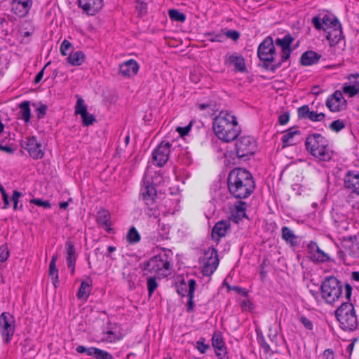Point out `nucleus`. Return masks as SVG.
<instances>
[{
  "instance_id": "nucleus-54",
  "label": "nucleus",
  "mask_w": 359,
  "mask_h": 359,
  "mask_svg": "<svg viewBox=\"0 0 359 359\" xmlns=\"http://www.w3.org/2000/svg\"><path fill=\"white\" fill-rule=\"evenodd\" d=\"M348 79L351 86H354L359 90V74H350Z\"/></svg>"
},
{
  "instance_id": "nucleus-11",
  "label": "nucleus",
  "mask_w": 359,
  "mask_h": 359,
  "mask_svg": "<svg viewBox=\"0 0 359 359\" xmlns=\"http://www.w3.org/2000/svg\"><path fill=\"white\" fill-rule=\"evenodd\" d=\"M255 144L253 140L249 136H243L237 140L236 142V152L239 158H243L255 152Z\"/></svg>"
},
{
  "instance_id": "nucleus-27",
  "label": "nucleus",
  "mask_w": 359,
  "mask_h": 359,
  "mask_svg": "<svg viewBox=\"0 0 359 359\" xmlns=\"http://www.w3.org/2000/svg\"><path fill=\"white\" fill-rule=\"evenodd\" d=\"M67 247V262L69 268L72 269V273L73 274L75 270V263H76V257H75V249L74 244L72 241H67L66 242Z\"/></svg>"
},
{
  "instance_id": "nucleus-55",
  "label": "nucleus",
  "mask_w": 359,
  "mask_h": 359,
  "mask_svg": "<svg viewBox=\"0 0 359 359\" xmlns=\"http://www.w3.org/2000/svg\"><path fill=\"white\" fill-rule=\"evenodd\" d=\"M312 24L314 27L318 30L323 29L326 31V28L324 27V25L322 22V19L318 16H315L312 18Z\"/></svg>"
},
{
  "instance_id": "nucleus-43",
  "label": "nucleus",
  "mask_w": 359,
  "mask_h": 359,
  "mask_svg": "<svg viewBox=\"0 0 359 359\" xmlns=\"http://www.w3.org/2000/svg\"><path fill=\"white\" fill-rule=\"evenodd\" d=\"M147 290H148L149 295L151 296L152 294L154 293V292L156 290V289L158 287V283L156 282V278L155 277H149L147 279Z\"/></svg>"
},
{
  "instance_id": "nucleus-24",
  "label": "nucleus",
  "mask_w": 359,
  "mask_h": 359,
  "mask_svg": "<svg viewBox=\"0 0 359 359\" xmlns=\"http://www.w3.org/2000/svg\"><path fill=\"white\" fill-rule=\"evenodd\" d=\"M321 55L313 50H307L304 52L301 56V64L303 66H310L316 62L320 59Z\"/></svg>"
},
{
  "instance_id": "nucleus-35",
  "label": "nucleus",
  "mask_w": 359,
  "mask_h": 359,
  "mask_svg": "<svg viewBox=\"0 0 359 359\" xmlns=\"http://www.w3.org/2000/svg\"><path fill=\"white\" fill-rule=\"evenodd\" d=\"M90 293V284L86 281H82L77 292L76 296L78 299H86Z\"/></svg>"
},
{
  "instance_id": "nucleus-61",
  "label": "nucleus",
  "mask_w": 359,
  "mask_h": 359,
  "mask_svg": "<svg viewBox=\"0 0 359 359\" xmlns=\"http://www.w3.org/2000/svg\"><path fill=\"white\" fill-rule=\"evenodd\" d=\"M177 292L182 297H184L186 292H188L187 284L184 281L180 283V285L177 287Z\"/></svg>"
},
{
  "instance_id": "nucleus-2",
  "label": "nucleus",
  "mask_w": 359,
  "mask_h": 359,
  "mask_svg": "<svg viewBox=\"0 0 359 359\" xmlns=\"http://www.w3.org/2000/svg\"><path fill=\"white\" fill-rule=\"evenodd\" d=\"M212 128L216 136L225 142L236 140L241 131L236 116L227 111H221L214 118Z\"/></svg>"
},
{
  "instance_id": "nucleus-30",
  "label": "nucleus",
  "mask_w": 359,
  "mask_h": 359,
  "mask_svg": "<svg viewBox=\"0 0 359 359\" xmlns=\"http://www.w3.org/2000/svg\"><path fill=\"white\" fill-rule=\"evenodd\" d=\"M57 259V255H54L49 264V276L51 277L53 284L55 287H57V283L59 282L58 279V271L56 268V262Z\"/></svg>"
},
{
  "instance_id": "nucleus-46",
  "label": "nucleus",
  "mask_w": 359,
  "mask_h": 359,
  "mask_svg": "<svg viewBox=\"0 0 359 359\" xmlns=\"http://www.w3.org/2000/svg\"><path fill=\"white\" fill-rule=\"evenodd\" d=\"M82 124L83 126H92L96 122V118L93 114L86 113V115L81 117Z\"/></svg>"
},
{
  "instance_id": "nucleus-53",
  "label": "nucleus",
  "mask_w": 359,
  "mask_h": 359,
  "mask_svg": "<svg viewBox=\"0 0 359 359\" xmlns=\"http://www.w3.org/2000/svg\"><path fill=\"white\" fill-rule=\"evenodd\" d=\"M30 203L36 205L43 207L44 208H50L51 205L49 201H43L41 198H33L30 200Z\"/></svg>"
},
{
  "instance_id": "nucleus-8",
  "label": "nucleus",
  "mask_w": 359,
  "mask_h": 359,
  "mask_svg": "<svg viewBox=\"0 0 359 359\" xmlns=\"http://www.w3.org/2000/svg\"><path fill=\"white\" fill-rule=\"evenodd\" d=\"M276 48L271 36H267L258 46L257 56L264 64H273L275 61Z\"/></svg>"
},
{
  "instance_id": "nucleus-15",
  "label": "nucleus",
  "mask_w": 359,
  "mask_h": 359,
  "mask_svg": "<svg viewBox=\"0 0 359 359\" xmlns=\"http://www.w3.org/2000/svg\"><path fill=\"white\" fill-rule=\"evenodd\" d=\"M346 104V100L344 98L342 93L339 90L335 91L330 95L326 100V106L333 112L339 111L341 109V105Z\"/></svg>"
},
{
  "instance_id": "nucleus-63",
  "label": "nucleus",
  "mask_w": 359,
  "mask_h": 359,
  "mask_svg": "<svg viewBox=\"0 0 359 359\" xmlns=\"http://www.w3.org/2000/svg\"><path fill=\"white\" fill-rule=\"evenodd\" d=\"M191 128V124L185 126V127H179L177 129V131L180 134L181 136L187 135Z\"/></svg>"
},
{
  "instance_id": "nucleus-49",
  "label": "nucleus",
  "mask_w": 359,
  "mask_h": 359,
  "mask_svg": "<svg viewBox=\"0 0 359 359\" xmlns=\"http://www.w3.org/2000/svg\"><path fill=\"white\" fill-rule=\"evenodd\" d=\"M342 90L344 93L348 94L350 97H353L359 93L358 89L355 88L354 86L346 84H344Z\"/></svg>"
},
{
  "instance_id": "nucleus-28",
  "label": "nucleus",
  "mask_w": 359,
  "mask_h": 359,
  "mask_svg": "<svg viewBox=\"0 0 359 359\" xmlns=\"http://www.w3.org/2000/svg\"><path fill=\"white\" fill-rule=\"evenodd\" d=\"M98 224L104 227L107 231L110 229V213L108 210L101 208L98 210L96 217Z\"/></svg>"
},
{
  "instance_id": "nucleus-29",
  "label": "nucleus",
  "mask_w": 359,
  "mask_h": 359,
  "mask_svg": "<svg viewBox=\"0 0 359 359\" xmlns=\"http://www.w3.org/2000/svg\"><path fill=\"white\" fill-rule=\"evenodd\" d=\"M196 282L194 279H190L188 281V293L187 295L189 297L187 304V311L190 313L193 311L194 307V292L196 290Z\"/></svg>"
},
{
  "instance_id": "nucleus-25",
  "label": "nucleus",
  "mask_w": 359,
  "mask_h": 359,
  "mask_svg": "<svg viewBox=\"0 0 359 359\" xmlns=\"http://www.w3.org/2000/svg\"><path fill=\"white\" fill-rule=\"evenodd\" d=\"M246 203L244 201H238L235 205L234 211L231 212V218L236 223H238L243 218L246 217Z\"/></svg>"
},
{
  "instance_id": "nucleus-14",
  "label": "nucleus",
  "mask_w": 359,
  "mask_h": 359,
  "mask_svg": "<svg viewBox=\"0 0 359 359\" xmlns=\"http://www.w3.org/2000/svg\"><path fill=\"white\" fill-rule=\"evenodd\" d=\"M306 250L309 257L314 262H325L330 259L328 255L315 242L311 241L307 245Z\"/></svg>"
},
{
  "instance_id": "nucleus-60",
  "label": "nucleus",
  "mask_w": 359,
  "mask_h": 359,
  "mask_svg": "<svg viewBox=\"0 0 359 359\" xmlns=\"http://www.w3.org/2000/svg\"><path fill=\"white\" fill-rule=\"evenodd\" d=\"M300 322L304 325V327L307 330H311L313 329L312 322L306 316H302L299 318Z\"/></svg>"
},
{
  "instance_id": "nucleus-23",
  "label": "nucleus",
  "mask_w": 359,
  "mask_h": 359,
  "mask_svg": "<svg viewBox=\"0 0 359 359\" xmlns=\"http://www.w3.org/2000/svg\"><path fill=\"white\" fill-rule=\"evenodd\" d=\"M212 345L215 348L216 355L222 358L226 353L225 344L222 337L218 334H214L212 338Z\"/></svg>"
},
{
  "instance_id": "nucleus-10",
  "label": "nucleus",
  "mask_w": 359,
  "mask_h": 359,
  "mask_svg": "<svg viewBox=\"0 0 359 359\" xmlns=\"http://www.w3.org/2000/svg\"><path fill=\"white\" fill-rule=\"evenodd\" d=\"M20 146L27 150L29 156L34 159H41L44 151L41 144L37 140L36 136L27 137L20 142Z\"/></svg>"
},
{
  "instance_id": "nucleus-12",
  "label": "nucleus",
  "mask_w": 359,
  "mask_h": 359,
  "mask_svg": "<svg viewBox=\"0 0 359 359\" xmlns=\"http://www.w3.org/2000/svg\"><path fill=\"white\" fill-rule=\"evenodd\" d=\"M203 261V273L205 276L212 275L219 264L217 250L215 248H208L204 254Z\"/></svg>"
},
{
  "instance_id": "nucleus-44",
  "label": "nucleus",
  "mask_w": 359,
  "mask_h": 359,
  "mask_svg": "<svg viewBox=\"0 0 359 359\" xmlns=\"http://www.w3.org/2000/svg\"><path fill=\"white\" fill-rule=\"evenodd\" d=\"M94 357L95 359H114L111 353L98 348L95 350Z\"/></svg>"
},
{
  "instance_id": "nucleus-33",
  "label": "nucleus",
  "mask_w": 359,
  "mask_h": 359,
  "mask_svg": "<svg viewBox=\"0 0 359 359\" xmlns=\"http://www.w3.org/2000/svg\"><path fill=\"white\" fill-rule=\"evenodd\" d=\"M299 133V130H294L292 128L287 130L281 137V141L283 142L282 148L283 149L290 145L294 144V142H292L294 135Z\"/></svg>"
},
{
  "instance_id": "nucleus-20",
  "label": "nucleus",
  "mask_w": 359,
  "mask_h": 359,
  "mask_svg": "<svg viewBox=\"0 0 359 359\" xmlns=\"http://www.w3.org/2000/svg\"><path fill=\"white\" fill-rule=\"evenodd\" d=\"M138 70L139 65L133 59L128 60L119 66L120 73L125 77L134 76L137 74Z\"/></svg>"
},
{
  "instance_id": "nucleus-26",
  "label": "nucleus",
  "mask_w": 359,
  "mask_h": 359,
  "mask_svg": "<svg viewBox=\"0 0 359 359\" xmlns=\"http://www.w3.org/2000/svg\"><path fill=\"white\" fill-rule=\"evenodd\" d=\"M326 39L330 41V46H332L339 43L341 39H344L341 26L340 27L331 29L330 31L327 32Z\"/></svg>"
},
{
  "instance_id": "nucleus-34",
  "label": "nucleus",
  "mask_w": 359,
  "mask_h": 359,
  "mask_svg": "<svg viewBox=\"0 0 359 359\" xmlns=\"http://www.w3.org/2000/svg\"><path fill=\"white\" fill-rule=\"evenodd\" d=\"M281 237L287 243H290L292 246H295L294 240L297 236L294 232L287 226H283L281 229Z\"/></svg>"
},
{
  "instance_id": "nucleus-47",
  "label": "nucleus",
  "mask_w": 359,
  "mask_h": 359,
  "mask_svg": "<svg viewBox=\"0 0 359 359\" xmlns=\"http://www.w3.org/2000/svg\"><path fill=\"white\" fill-rule=\"evenodd\" d=\"M72 43L67 40H64L60 46V53L62 55H69V53L72 52Z\"/></svg>"
},
{
  "instance_id": "nucleus-62",
  "label": "nucleus",
  "mask_w": 359,
  "mask_h": 359,
  "mask_svg": "<svg viewBox=\"0 0 359 359\" xmlns=\"http://www.w3.org/2000/svg\"><path fill=\"white\" fill-rule=\"evenodd\" d=\"M0 191L2 194V197L4 199V208L6 209L9 206V204H10L9 200H8V196L5 189L2 186H0Z\"/></svg>"
},
{
  "instance_id": "nucleus-5",
  "label": "nucleus",
  "mask_w": 359,
  "mask_h": 359,
  "mask_svg": "<svg viewBox=\"0 0 359 359\" xmlns=\"http://www.w3.org/2000/svg\"><path fill=\"white\" fill-rule=\"evenodd\" d=\"M343 284L334 276L326 277L320 285L322 298L327 304H333L342 294Z\"/></svg>"
},
{
  "instance_id": "nucleus-1",
  "label": "nucleus",
  "mask_w": 359,
  "mask_h": 359,
  "mask_svg": "<svg viewBox=\"0 0 359 359\" xmlns=\"http://www.w3.org/2000/svg\"><path fill=\"white\" fill-rule=\"evenodd\" d=\"M227 184L229 193L238 199L248 198L255 189L252 174L241 168H236L230 171Z\"/></svg>"
},
{
  "instance_id": "nucleus-9",
  "label": "nucleus",
  "mask_w": 359,
  "mask_h": 359,
  "mask_svg": "<svg viewBox=\"0 0 359 359\" xmlns=\"http://www.w3.org/2000/svg\"><path fill=\"white\" fill-rule=\"evenodd\" d=\"M0 332L5 344H9L15 332L14 317L8 312L0 315Z\"/></svg>"
},
{
  "instance_id": "nucleus-21",
  "label": "nucleus",
  "mask_w": 359,
  "mask_h": 359,
  "mask_svg": "<svg viewBox=\"0 0 359 359\" xmlns=\"http://www.w3.org/2000/svg\"><path fill=\"white\" fill-rule=\"evenodd\" d=\"M156 195L157 191L154 186L146 184L142 189L141 196L142 200L148 207L154 205Z\"/></svg>"
},
{
  "instance_id": "nucleus-39",
  "label": "nucleus",
  "mask_w": 359,
  "mask_h": 359,
  "mask_svg": "<svg viewBox=\"0 0 359 359\" xmlns=\"http://www.w3.org/2000/svg\"><path fill=\"white\" fill-rule=\"evenodd\" d=\"M87 112V106L84 100L81 97H79L75 105V114L82 117L86 115Z\"/></svg>"
},
{
  "instance_id": "nucleus-16",
  "label": "nucleus",
  "mask_w": 359,
  "mask_h": 359,
  "mask_svg": "<svg viewBox=\"0 0 359 359\" xmlns=\"http://www.w3.org/2000/svg\"><path fill=\"white\" fill-rule=\"evenodd\" d=\"M32 6V0H13L11 2L12 11L20 18L25 17Z\"/></svg>"
},
{
  "instance_id": "nucleus-52",
  "label": "nucleus",
  "mask_w": 359,
  "mask_h": 359,
  "mask_svg": "<svg viewBox=\"0 0 359 359\" xmlns=\"http://www.w3.org/2000/svg\"><path fill=\"white\" fill-rule=\"evenodd\" d=\"M325 117V114L323 112L317 113L314 111H311L309 118L310 121L316 122V121H322L324 120Z\"/></svg>"
},
{
  "instance_id": "nucleus-36",
  "label": "nucleus",
  "mask_w": 359,
  "mask_h": 359,
  "mask_svg": "<svg viewBox=\"0 0 359 359\" xmlns=\"http://www.w3.org/2000/svg\"><path fill=\"white\" fill-rule=\"evenodd\" d=\"M29 101H24L20 104L21 117L25 123H28L31 117V111L29 108Z\"/></svg>"
},
{
  "instance_id": "nucleus-41",
  "label": "nucleus",
  "mask_w": 359,
  "mask_h": 359,
  "mask_svg": "<svg viewBox=\"0 0 359 359\" xmlns=\"http://www.w3.org/2000/svg\"><path fill=\"white\" fill-rule=\"evenodd\" d=\"M168 15L170 18L173 21L184 22L186 20V15L177 9H170L168 11Z\"/></svg>"
},
{
  "instance_id": "nucleus-18",
  "label": "nucleus",
  "mask_w": 359,
  "mask_h": 359,
  "mask_svg": "<svg viewBox=\"0 0 359 359\" xmlns=\"http://www.w3.org/2000/svg\"><path fill=\"white\" fill-rule=\"evenodd\" d=\"M344 185L351 193L359 195V172H348L345 176Z\"/></svg>"
},
{
  "instance_id": "nucleus-13",
  "label": "nucleus",
  "mask_w": 359,
  "mask_h": 359,
  "mask_svg": "<svg viewBox=\"0 0 359 359\" xmlns=\"http://www.w3.org/2000/svg\"><path fill=\"white\" fill-rule=\"evenodd\" d=\"M171 144L169 142L163 141L152 153L154 163L159 167L163 166L168 161L170 153Z\"/></svg>"
},
{
  "instance_id": "nucleus-22",
  "label": "nucleus",
  "mask_w": 359,
  "mask_h": 359,
  "mask_svg": "<svg viewBox=\"0 0 359 359\" xmlns=\"http://www.w3.org/2000/svg\"><path fill=\"white\" fill-rule=\"evenodd\" d=\"M225 62L233 65L238 72H244L246 70L245 60L241 55L227 54Z\"/></svg>"
},
{
  "instance_id": "nucleus-17",
  "label": "nucleus",
  "mask_w": 359,
  "mask_h": 359,
  "mask_svg": "<svg viewBox=\"0 0 359 359\" xmlns=\"http://www.w3.org/2000/svg\"><path fill=\"white\" fill-rule=\"evenodd\" d=\"M79 6L87 14L94 15L103 6V0H79Z\"/></svg>"
},
{
  "instance_id": "nucleus-42",
  "label": "nucleus",
  "mask_w": 359,
  "mask_h": 359,
  "mask_svg": "<svg viewBox=\"0 0 359 359\" xmlns=\"http://www.w3.org/2000/svg\"><path fill=\"white\" fill-rule=\"evenodd\" d=\"M329 128L332 131L338 133L345 128V123L343 120L337 119L332 121L330 124Z\"/></svg>"
},
{
  "instance_id": "nucleus-56",
  "label": "nucleus",
  "mask_w": 359,
  "mask_h": 359,
  "mask_svg": "<svg viewBox=\"0 0 359 359\" xmlns=\"http://www.w3.org/2000/svg\"><path fill=\"white\" fill-rule=\"evenodd\" d=\"M205 339L201 338L199 341L196 342V348L201 353H205L207 350L210 348L208 344L204 343Z\"/></svg>"
},
{
  "instance_id": "nucleus-50",
  "label": "nucleus",
  "mask_w": 359,
  "mask_h": 359,
  "mask_svg": "<svg viewBox=\"0 0 359 359\" xmlns=\"http://www.w3.org/2000/svg\"><path fill=\"white\" fill-rule=\"evenodd\" d=\"M10 252L6 244L0 246V262H5L9 257Z\"/></svg>"
},
{
  "instance_id": "nucleus-45",
  "label": "nucleus",
  "mask_w": 359,
  "mask_h": 359,
  "mask_svg": "<svg viewBox=\"0 0 359 359\" xmlns=\"http://www.w3.org/2000/svg\"><path fill=\"white\" fill-rule=\"evenodd\" d=\"M96 349V347L86 348L83 346H79L76 347V351L79 353H86L87 355L94 357Z\"/></svg>"
},
{
  "instance_id": "nucleus-6",
  "label": "nucleus",
  "mask_w": 359,
  "mask_h": 359,
  "mask_svg": "<svg viewBox=\"0 0 359 359\" xmlns=\"http://www.w3.org/2000/svg\"><path fill=\"white\" fill-rule=\"evenodd\" d=\"M171 262L167 254H158L143 263L142 269L159 276H167L164 272L170 269Z\"/></svg>"
},
{
  "instance_id": "nucleus-58",
  "label": "nucleus",
  "mask_w": 359,
  "mask_h": 359,
  "mask_svg": "<svg viewBox=\"0 0 359 359\" xmlns=\"http://www.w3.org/2000/svg\"><path fill=\"white\" fill-rule=\"evenodd\" d=\"M226 39L229 38L233 41H236L240 37V33L236 30H228L226 32H224Z\"/></svg>"
},
{
  "instance_id": "nucleus-3",
  "label": "nucleus",
  "mask_w": 359,
  "mask_h": 359,
  "mask_svg": "<svg viewBox=\"0 0 359 359\" xmlns=\"http://www.w3.org/2000/svg\"><path fill=\"white\" fill-rule=\"evenodd\" d=\"M345 297L348 300L343 302L335 311V316L340 327L346 332L355 330L358 327V320L353 304L351 302L352 287L349 283L344 285Z\"/></svg>"
},
{
  "instance_id": "nucleus-4",
  "label": "nucleus",
  "mask_w": 359,
  "mask_h": 359,
  "mask_svg": "<svg viewBox=\"0 0 359 359\" xmlns=\"http://www.w3.org/2000/svg\"><path fill=\"white\" fill-rule=\"evenodd\" d=\"M306 150L320 161H328L332 158V151L328 148L327 140L319 133L307 136L305 142Z\"/></svg>"
},
{
  "instance_id": "nucleus-32",
  "label": "nucleus",
  "mask_w": 359,
  "mask_h": 359,
  "mask_svg": "<svg viewBox=\"0 0 359 359\" xmlns=\"http://www.w3.org/2000/svg\"><path fill=\"white\" fill-rule=\"evenodd\" d=\"M68 62L74 66L81 65L85 60V54L82 51H76L69 53L67 57Z\"/></svg>"
},
{
  "instance_id": "nucleus-31",
  "label": "nucleus",
  "mask_w": 359,
  "mask_h": 359,
  "mask_svg": "<svg viewBox=\"0 0 359 359\" xmlns=\"http://www.w3.org/2000/svg\"><path fill=\"white\" fill-rule=\"evenodd\" d=\"M322 22L326 28V30L327 29H334L341 27V23L338 18L332 15H325L322 18Z\"/></svg>"
},
{
  "instance_id": "nucleus-57",
  "label": "nucleus",
  "mask_w": 359,
  "mask_h": 359,
  "mask_svg": "<svg viewBox=\"0 0 359 359\" xmlns=\"http://www.w3.org/2000/svg\"><path fill=\"white\" fill-rule=\"evenodd\" d=\"M136 9L140 15L147 13V4L141 0H136Z\"/></svg>"
},
{
  "instance_id": "nucleus-37",
  "label": "nucleus",
  "mask_w": 359,
  "mask_h": 359,
  "mask_svg": "<svg viewBox=\"0 0 359 359\" xmlns=\"http://www.w3.org/2000/svg\"><path fill=\"white\" fill-rule=\"evenodd\" d=\"M141 239L140 234L135 226H131L127 233L126 240L130 244H135L140 242Z\"/></svg>"
},
{
  "instance_id": "nucleus-19",
  "label": "nucleus",
  "mask_w": 359,
  "mask_h": 359,
  "mask_svg": "<svg viewBox=\"0 0 359 359\" xmlns=\"http://www.w3.org/2000/svg\"><path fill=\"white\" fill-rule=\"evenodd\" d=\"M228 231H230V223L227 220H222L217 222L213 226L211 235L212 239L219 242L220 238L224 237Z\"/></svg>"
},
{
  "instance_id": "nucleus-38",
  "label": "nucleus",
  "mask_w": 359,
  "mask_h": 359,
  "mask_svg": "<svg viewBox=\"0 0 359 359\" xmlns=\"http://www.w3.org/2000/svg\"><path fill=\"white\" fill-rule=\"evenodd\" d=\"M207 40L211 42H224L226 40L225 35L222 30L219 32H207L205 34Z\"/></svg>"
},
{
  "instance_id": "nucleus-51",
  "label": "nucleus",
  "mask_w": 359,
  "mask_h": 359,
  "mask_svg": "<svg viewBox=\"0 0 359 359\" xmlns=\"http://www.w3.org/2000/svg\"><path fill=\"white\" fill-rule=\"evenodd\" d=\"M22 196V194L17 191L14 190L12 195V201L13 202V210H17L18 209H22V205H20V207H18V201L19 198Z\"/></svg>"
},
{
  "instance_id": "nucleus-40",
  "label": "nucleus",
  "mask_w": 359,
  "mask_h": 359,
  "mask_svg": "<svg viewBox=\"0 0 359 359\" xmlns=\"http://www.w3.org/2000/svg\"><path fill=\"white\" fill-rule=\"evenodd\" d=\"M87 112V106L84 100L81 97H79L75 105V114L82 117L86 115Z\"/></svg>"
},
{
  "instance_id": "nucleus-7",
  "label": "nucleus",
  "mask_w": 359,
  "mask_h": 359,
  "mask_svg": "<svg viewBox=\"0 0 359 359\" xmlns=\"http://www.w3.org/2000/svg\"><path fill=\"white\" fill-rule=\"evenodd\" d=\"M294 41V38L290 34H285L283 38H278L276 40V44L281 48L282 55L280 61L273 64H263V67L272 72H275L280 66L282 63L287 60L292 51L291 44Z\"/></svg>"
},
{
  "instance_id": "nucleus-64",
  "label": "nucleus",
  "mask_w": 359,
  "mask_h": 359,
  "mask_svg": "<svg viewBox=\"0 0 359 359\" xmlns=\"http://www.w3.org/2000/svg\"><path fill=\"white\" fill-rule=\"evenodd\" d=\"M290 119V115L288 113H284L279 116L278 121L280 125L286 124Z\"/></svg>"
},
{
  "instance_id": "nucleus-48",
  "label": "nucleus",
  "mask_w": 359,
  "mask_h": 359,
  "mask_svg": "<svg viewBox=\"0 0 359 359\" xmlns=\"http://www.w3.org/2000/svg\"><path fill=\"white\" fill-rule=\"evenodd\" d=\"M298 117L299 118H309L311 110L308 105H303L297 109Z\"/></svg>"
},
{
  "instance_id": "nucleus-59",
  "label": "nucleus",
  "mask_w": 359,
  "mask_h": 359,
  "mask_svg": "<svg viewBox=\"0 0 359 359\" xmlns=\"http://www.w3.org/2000/svg\"><path fill=\"white\" fill-rule=\"evenodd\" d=\"M105 334L107 337L103 338L102 341L111 343L118 339V338L116 337L114 332L112 331H107Z\"/></svg>"
}]
</instances>
